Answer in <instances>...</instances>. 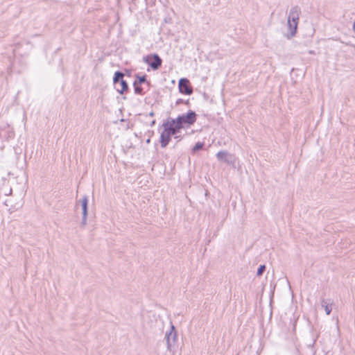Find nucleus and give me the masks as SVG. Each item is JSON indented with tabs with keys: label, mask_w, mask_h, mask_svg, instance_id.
<instances>
[{
	"label": "nucleus",
	"mask_w": 355,
	"mask_h": 355,
	"mask_svg": "<svg viewBox=\"0 0 355 355\" xmlns=\"http://www.w3.org/2000/svg\"><path fill=\"white\" fill-rule=\"evenodd\" d=\"M300 13V8L297 6H293L289 11L287 23L291 37L296 33Z\"/></svg>",
	"instance_id": "obj_1"
},
{
	"label": "nucleus",
	"mask_w": 355,
	"mask_h": 355,
	"mask_svg": "<svg viewBox=\"0 0 355 355\" xmlns=\"http://www.w3.org/2000/svg\"><path fill=\"white\" fill-rule=\"evenodd\" d=\"M197 114L195 112L189 110L187 114H183L179 116L176 119V122H178L180 125L184 124L191 125H193L196 121Z\"/></svg>",
	"instance_id": "obj_2"
},
{
	"label": "nucleus",
	"mask_w": 355,
	"mask_h": 355,
	"mask_svg": "<svg viewBox=\"0 0 355 355\" xmlns=\"http://www.w3.org/2000/svg\"><path fill=\"white\" fill-rule=\"evenodd\" d=\"M162 126L164 128H165V130L168 132L171 136L177 135L182 128V125H180L173 119H168L166 122L163 123Z\"/></svg>",
	"instance_id": "obj_3"
},
{
	"label": "nucleus",
	"mask_w": 355,
	"mask_h": 355,
	"mask_svg": "<svg viewBox=\"0 0 355 355\" xmlns=\"http://www.w3.org/2000/svg\"><path fill=\"white\" fill-rule=\"evenodd\" d=\"M165 340L166 342L167 350L171 352L172 350V347L177 341V332L173 324L171 325L169 331L166 332Z\"/></svg>",
	"instance_id": "obj_4"
},
{
	"label": "nucleus",
	"mask_w": 355,
	"mask_h": 355,
	"mask_svg": "<svg viewBox=\"0 0 355 355\" xmlns=\"http://www.w3.org/2000/svg\"><path fill=\"white\" fill-rule=\"evenodd\" d=\"M144 62L148 64L153 70L158 69L162 64V60L157 54L146 55L143 58Z\"/></svg>",
	"instance_id": "obj_5"
},
{
	"label": "nucleus",
	"mask_w": 355,
	"mask_h": 355,
	"mask_svg": "<svg viewBox=\"0 0 355 355\" xmlns=\"http://www.w3.org/2000/svg\"><path fill=\"white\" fill-rule=\"evenodd\" d=\"M178 87L180 92L187 95H190L193 92V89L190 85L189 81L187 78H181L179 80Z\"/></svg>",
	"instance_id": "obj_6"
},
{
	"label": "nucleus",
	"mask_w": 355,
	"mask_h": 355,
	"mask_svg": "<svg viewBox=\"0 0 355 355\" xmlns=\"http://www.w3.org/2000/svg\"><path fill=\"white\" fill-rule=\"evenodd\" d=\"M171 136L168 132L165 130V128H164V131L160 135V144L162 148L166 147L171 140Z\"/></svg>",
	"instance_id": "obj_7"
},
{
	"label": "nucleus",
	"mask_w": 355,
	"mask_h": 355,
	"mask_svg": "<svg viewBox=\"0 0 355 355\" xmlns=\"http://www.w3.org/2000/svg\"><path fill=\"white\" fill-rule=\"evenodd\" d=\"M83 216H87L88 197L84 196L80 201Z\"/></svg>",
	"instance_id": "obj_8"
},
{
	"label": "nucleus",
	"mask_w": 355,
	"mask_h": 355,
	"mask_svg": "<svg viewBox=\"0 0 355 355\" xmlns=\"http://www.w3.org/2000/svg\"><path fill=\"white\" fill-rule=\"evenodd\" d=\"M216 157L218 160L223 161L224 162H226L227 164L230 163L231 161L229 159V154L226 151H219L216 154Z\"/></svg>",
	"instance_id": "obj_9"
},
{
	"label": "nucleus",
	"mask_w": 355,
	"mask_h": 355,
	"mask_svg": "<svg viewBox=\"0 0 355 355\" xmlns=\"http://www.w3.org/2000/svg\"><path fill=\"white\" fill-rule=\"evenodd\" d=\"M321 306L322 308H324L326 314L329 315L332 311V304L327 303V300L324 299H322L321 301Z\"/></svg>",
	"instance_id": "obj_10"
},
{
	"label": "nucleus",
	"mask_w": 355,
	"mask_h": 355,
	"mask_svg": "<svg viewBox=\"0 0 355 355\" xmlns=\"http://www.w3.org/2000/svg\"><path fill=\"white\" fill-rule=\"evenodd\" d=\"M135 83H138L139 85L145 84L149 85V83L147 81L146 76L144 75L140 76L139 74L135 75V80L134 81Z\"/></svg>",
	"instance_id": "obj_11"
},
{
	"label": "nucleus",
	"mask_w": 355,
	"mask_h": 355,
	"mask_svg": "<svg viewBox=\"0 0 355 355\" xmlns=\"http://www.w3.org/2000/svg\"><path fill=\"white\" fill-rule=\"evenodd\" d=\"M120 85V89L117 88V91L121 94H123L124 92H126L128 90V85L127 82L124 80H121L120 83H119Z\"/></svg>",
	"instance_id": "obj_12"
},
{
	"label": "nucleus",
	"mask_w": 355,
	"mask_h": 355,
	"mask_svg": "<svg viewBox=\"0 0 355 355\" xmlns=\"http://www.w3.org/2000/svg\"><path fill=\"white\" fill-rule=\"evenodd\" d=\"M133 87L136 94L144 95L145 94L144 92V87L141 86V85L133 83Z\"/></svg>",
	"instance_id": "obj_13"
},
{
	"label": "nucleus",
	"mask_w": 355,
	"mask_h": 355,
	"mask_svg": "<svg viewBox=\"0 0 355 355\" xmlns=\"http://www.w3.org/2000/svg\"><path fill=\"white\" fill-rule=\"evenodd\" d=\"M123 76H124V74L123 72H121V71L115 72L114 79H113L114 83L115 85H117V83H120L121 80H123Z\"/></svg>",
	"instance_id": "obj_14"
},
{
	"label": "nucleus",
	"mask_w": 355,
	"mask_h": 355,
	"mask_svg": "<svg viewBox=\"0 0 355 355\" xmlns=\"http://www.w3.org/2000/svg\"><path fill=\"white\" fill-rule=\"evenodd\" d=\"M203 143L198 142L196 144V145L193 148V151L196 152L198 150H201L203 148Z\"/></svg>",
	"instance_id": "obj_15"
},
{
	"label": "nucleus",
	"mask_w": 355,
	"mask_h": 355,
	"mask_svg": "<svg viewBox=\"0 0 355 355\" xmlns=\"http://www.w3.org/2000/svg\"><path fill=\"white\" fill-rule=\"evenodd\" d=\"M265 270H266V266L265 265H261L259 267L258 270H257V276L262 275Z\"/></svg>",
	"instance_id": "obj_16"
},
{
	"label": "nucleus",
	"mask_w": 355,
	"mask_h": 355,
	"mask_svg": "<svg viewBox=\"0 0 355 355\" xmlns=\"http://www.w3.org/2000/svg\"><path fill=\"white\" fill-rule=\"evenodd\" d=\"M87 216H83L82 221H81V225L83 227H85L87 225Z\"/></svg>",
	"instance_id": "obj_17"
},
{
	"label": "nucleus",
	"mask_w": 355,
	"mask_h": 355,
	"mask_svg": "<svg viewBox=\"0 0 355 355\" xmlns=\"http://www.w3.org/2000/svg\"><path fill=\"white\" fill-rule=\"evenodd\" d=\"M183 103V100L181 98H179L176 101V105H180Z\"/></svg>",
	"instance_id": "obj_18"
},
{
	"label": "nucleus",
	"mask_w": 355,
	"mask_h": 355,
	"mask_svg": "<svg viewBox=\"0 0 355 355\" xmlns=\"http://www.w3.org/2000/svg\"><path fill=\"white\" fill-rule=\"evenodd\" d=\"M155 121H153L151 122L150 125H151V126H153V125H155Z\"/></svg>",
	"instance_id": "obj_19"
},
{
	"label": "nucleus",
	"mask_w": 355,
	"mask_h": 355,
	"mask_svg": "<svg viewBox=\"0 0 355 355\" xmlns=\"http://www.w3.org/2000/svg\"><path fill=\"white\" fill-rule=\"evenodd\" d=\"M353 30L355 32V21H354V24H353Z\"/></svg>",
	"instance_id": "obj_20"
},
{
	"label": "nucleus",
	"mask_w": 355,
	"mask_h": 355,
	"mask_svg": "<svg viewBox=\"0 0 355 355\" xmlns=\"http://www.w3.org/2000/svg\"><path fill=\"white\" fill-rule=\"evenodd\" d=\"M149 115H150V116H154V112H151L149 114Z\"/></svg>",
	"instance_id": "obj_21"
}]
</instances>
